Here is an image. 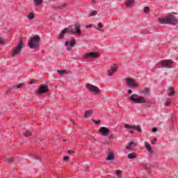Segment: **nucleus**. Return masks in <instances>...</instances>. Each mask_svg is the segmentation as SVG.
Returning a JSON list of instances; mask_svg holds the SVG:
<instances>
[{
	"label": "nucleus",
	"instance_id": "obj_24",
	"mask_svg": "<svg viewBox=\"0 0 178 178\" xmlns=\"http://www.w3.org/2000/svg\"><path fill=\"white\" fill-rule=\"evenodd\" d=\"M25 137H30L31 136V132L29 130H26L23 133Z\"/></svg>",
	"mask_w": 178,
	"mask_h": 178
},
{
	"label": "nucleus",
	"instance_id": "obj_18",
	"mask_svg": "<svg viewBox=\"0 0 178 178\" xmlns=\"http://www.w3.org/2000/svg\"><path fill=\"white\" fill-rule=\"evenodd\" d=\"M94 113V111H92V110H89L85 112L84 114V118H90V116H91V115Z\"/></svg>",
	"mask_w": 178,
	"mask_h": 178
},
{
	"label": "nucleus",
	"instance_id": "obj_34",
	"mask_svg": "<svg viewBox=\"0 0 178 178\" xmlns=\"http://www.w3.org/2000/svg\"><path fill=\"white\" fill-rule=\"evenodd\" d=\"M120 173H122V170H117L115 171V174L117 175V176H119V175H120Z\"/></svg>",
	"mask_w": 178,
	"mask_h": 178
},
{
	"label": "nucleus",
	"instance_id": "obj_26",
	"mask_svg": "<svg viewBox=\"0 0 178 178\" xmlns=\"http://www.w3.org/2000/svg\"><path fill=\"white\" fill-rule=\"evenodd\" d=\"M134 2V1L133 0H127V1L126 2V5L128 7H130L133 5V3Z\"/></svg>",
	"mask_w": 178,
	"mask_h": 178
},
{
	"label": "nucleus",
	"instance_id": "obj_43",
	"mask_svg": "<svg viewBox=\"0 0 178 178\" xmlns=\"http://www.w3.org/2000/svg\"><path fill=\"white\" fill-rule=\"evenodd\" d=\"M70 122L72 123V124H74V121L73 120H71Z\"/></svg>",
	"mask_w": 178,
	"mask_h": 178
},
{
	"label": "nucleus",
	"instance_id": "obj_10",
	"mask_svg": "<svg viewBox=\"0 0 178 178\" xmlns=\"http://www.w3.org/2000/svg\"><path fill=\"white\" fill-rule=\"evenodd\" d=\"M172 63L173 60H164L161 61V66H163V67H170Z\"/></svg>",
	"mask_w": 178,
	"mask_h": 178
},
{
	"label": "nucleus",
	"instance_id": "obj_8",
	"mask_svg": "<svg viewBox=\"0 0 178 178\" xmlns=\"http://www.w3.org/2000/svg\"><path fill=\"white\" fill-rule=\"evenodd\" d=\"M86 88L91 91L92 92H99V88L91 83H89L86 86Z\"/></svg>",
	"mask_w": 178,
	"mask_h": 178
},
{
	"label": "nucleus",
	"instance_id": "obj_25",
	"mask_svg": "<svg viewBox=\"0 0 178 178\" xmlns=\"http://www.w3.org/2000/svg\"><path fill=\"white\" fill-rule=\"evenodd\" d=\"M113 159H114L113 153L108 154L107 157L108 161H113Z\"/></svg>",
	"mask_w": 178,
	"mask_h": 178
},
{
	"label": "nucleus",
	"instance_id": "obj_6",
	"mask_svg": "<svg viewBox=\"0 0 178 178\" xmlns=\"http://www.w3.org/2000/svg\"><path fill=\"white\" fill-rule=\"evenodd\" d=\"M124 128L125 129H128L129 131V133H131V134H133L134 133V130H136V131H138L139 133H141V127H140L139 125L137 126H131L129 124H124Z\"/></svg>",
	"mask_w": 178,
	"mask_h": 178
},
{
	"label": "nucleus",
	"instance_id": "obj_17",
	"mask_svg": "<svg viewBox=\"0 0 178 178\" xmlns=\"http://www.w3.org/2000/svg\"><path fill=\"white\" fill-rule=\"evenodd\" d=\"M145 148L149 152L150 155H152L154 152L152 151V147H151V145L148 143H145Z\"/></svg>",
	"mask_w": 178,
	"mask_h": 178
},
{
	"label": "nucleus",
	"instance_id": "obj_35",
	"mask_svg": "<svg viewBox=\"0 0 178 178\" xmlns=\"http://www.w3.org/2000/svg\"><path fill=\"white\" fill-rule=\"evenodd\" d=\"M23 86H24V84L19 83V84L17 85V88H22V87H23Z\"/></svg>",
	"mask_w": 178,
	"mask_h": 178
},
{
	"label": "nucleus",
	"instance_id": "obj_45",
	"mask_svg": "<svg viewBox=\"0 0 178 178\" xmlns=\"http://www.w3.org/2000/svg\"><path fill=\"white\" fill-rule=\"evenodd\" d=\"M109 138H113V135H111V136H109Z\"/></svg>",
	"mask_w": 178,
	"mask_h": 178
},
{
	"label": "nucleus",
	"instance_id": "obj_28",
	"mask_svg": "<svg viewBox=\"0 0 178 178\" xmlns=\"http://www.w3.org/2000/svg\"><path fill=\"white\" fill-rule=\"evenodd\" d=\"M57 72H58V73L60 74V75L66 74V71H65V70H58Z\"/></svg>",
	"mask_w": 178,
	"mask_h": 178
},
{
	"label": "nucleus",
	"instance_id": "obj_15",
	"mask_svg": "<svg viewBox=\"0 0 178 178\" xmlns=\"http://www.w3.org/2000/svg\"><path fill=\"white\" fill-rule=\"evenodd\" d=\"M67 45H70V47H74V45H76V39H72L71 40V42L69 41H67L65 42V46L67 47Z\"/></svg>",
	"mask_w": 178,
	"mask_h": 178
},
{
	"label": "nucleus",
	"instance_id": "obj_22",
	"mask_svg": "<svg viewBox=\"0 0 178 178\" xmlns=\"http://www.w3.org/2000/svg\"><path fill=\"white\" fill-rule=\"evenodd\" d=\"M169 91L168 97H173V95H175V89L171 88L169 89Z\"/></svg>",
	"mask_w": 178,
	"mask_h": 178
},
{
	"label": "nucleus",
	"instance_id": "obj_3",
	"mask_svg": "<svg viewBox=\"0 0 178 178\" xmlns=\"http://www.w3.org/2000/svg\"><path fill=\"white\" fill-rule=\"evenodd\" d=\"M40 40L41 39L38 35L33 37L29 43L30 48H32L33 49L38 48V44H40Z\"/></svg>",
	"mask_w": 178,
	"mask_h": 178
},
{
	"label": "nucleus",
	"instance_id": "obj_19",
	"mask_svg": "<svg viewBox=\"0 0 178 178\" xmlns=\"http://www.w3.org/2000/svg\"><path fill=\"white\" fill-rule=\"evenodd\" d=\"M42 2H43V0H33V3L36 6L41 5V3H42Z\"/></svg>",
	"mask_w": 178,
	"mask_h": 178
},
{
	"label": "nucleus",
	"instance_id": "obj_33",
	"mask_svg": "<svg viewBox=\"0 0 178 178\" xmlns=\"http://www.w3.org/2000/svg\"><path fill=\"white\" fill-rule=\"evenodd\" d=\"M165 106H169L170 105V100L168 99L165 103Z\"/></svg>",
	"mask_w": 178,
	"mask_h": 178
},
{
	"label": "nucleus",
	"instance_id": "obj_23",
	"mask_svg": "<svg viewBox=\"0 0 178 178\" xmlns=\"http://www.w3.org/2000/svg\"><path fill=\"white\" fill-rule=\"evenodd\" d=\"M29 20H33L35 17L34 13H30L27 16Z\"/></svg>",
	"mask_w": 178,
	"mask_h": 178
},
{
	"label": "nucleus",
	"instance_id": "obj_29",
	"mask_svg": "<svg viewBox=\"0 0 178 178\" xmlns=\"http://www.w3.org/2000/svg\"><path fill=\"white\" fill-rule=\"evenodd\" d=\"M3 42H5V38L1 37L0 38V45H2V44H3Z\"/></svg>",
	"mask_w": 178,
	"mask_h": 178
},
{
	"label": "nucleus",
	"instance_id": "obj_37",
	"mask_svg": "<svg viewBox=\"0 0 178 178\" xmlns=\"http://www.w3.org/2000/svg\"><path fill=\"white\" fill-rule=\"evenodd\" d=\"M152 131H153V133H156V131H158V129L154 127L152 129Z\"/></svg>",
	"mask_w": 178,
	"mask_h": 178
},
{
	"label": "nucleus",
	"instance_id": "obj_40",
	"mask_svg": "<svg viewBox=\"0 0 178 178\" xmlns=\"http://www.w3.org/2000/svg\"><path fill=\"white\" fill-rule=\"evenodd\" d=\"M35 81H36L35 79H31L30 83L34 84V83H35Z\"/></svg>",
	"mask_w": 178,
	"mask_h": 178
},
{
	"label": "nucleus",
	"instance_id": "obj_46",
	"mask_svg": "<svg viewBox=\"0 0 178 178\" xmlns=\"http://www.w3.org/2000/svg\"><path fill=\"white\" fill-rule=\"evenodd\" d=\"M67 51H69V50L71 49V48L70 47H67Z\"/></svg>",
	"mask_w": 178,
	"mask_h": 178
},
{
	"label": "nucleus",
	"instance_id": "obj_31",
	"mask_svg": "<svg viewBox=\"0 0 178 178\" xmlns=\"http://www.w3.org/2000/svg\"><path fill=\"white\" fill-rule=\"evenodd\" d=\"M144 12H145V13H148V12H149V7H145L144 8Z\"/></svg>",
	"mask_w": 178,
	"mask_h": 178
},
{
	"label": "nucleus",
	"instance_id": "obj_36",
	"mask_svg": "<svg viewBox=\"0 0 178 178\" xmlns=\"http://www.w3.org/2000/svg\"><path fill=\"white\" fill-rule=\"evenodd\" d=\"M93 26H94V25H92V24L86 25V29H90V28L92 27Z\"/></svg>",
	"mask_w": 178,
	"mask_h": 178
},
{
	"label": "nucleus",
	"instance_id": "obj_1",
	"mask_svg": "<svg viewBox=\"0 0 178 178\" xmlns=\"http://www.w3.org/2000/svg\"><path fill=\"white\" fill-rule=\"evenodd\" d=\"M67 33H72L76 35H81V28H80V25L79 24L74 25V29H73V25H70L67 28L64 29V30L59 33L58 38H60V40H63L65 34Z\"/></svg>",
	"mask_w": 178,
	"mask_h": 178
},
{
	"label": "nucleus",
	"instance_id": "obj_44",
	"mask_svg": "<svg viewBox=\"0 0 178 178\" xmlns=\"http://www.w3.org/2000/svg\"><path fill=\"white\" fill-rule=\"evenodd\" d=\"M128 92H129V94H131V92H132L131 90H129Z\"/></svg>",
	"mask_w": 178,
	"mask_h": 178
},
{
	"label": "nucleus",
	"instance_id": "obj_5",
	"mask_svg": "<svg viewBox=\"0 0 178 178\" xmlns=\"http://www.w3.org/2000/svg\"><path fill=\"white\" fill-rule=\"evenodd\" d=\"M129 99L135 104H145V99L143 97H138V95H132Z\"/></svg>",
	"mask_w": 178,
	"mask_h": 178
},
{
	"label": "nucleus",
	"instance_id": "obj_14",
	"mask_svg": "<svg viewBox=\"0 0 178 178\" xmlns=\"http://www.w3.org/2000/svg\"><path fill=\"white\" fill-rule=\"evenodd\" d=\"M48 91V86L42 85L39 87L38 92L39 94H44Z\"/></svg>",
	"mask_w": 178,
	"mask_h": 178
},
{
	"label": "nucleus",
	"instance_id": "obj_2",
	"mask_svg": "<svg viewBox=\"0 0 178 178\" xmlns=\"http://www.w3.org/2000/svg\"><path fill=\"white\" fill-rule=\"evenodd\" d=\"M174 15H177V13L172 12V13H168L166 17L159 18V23L161 24H177L178 18Z\"/></svg>",
	"mask_w": 178,
	"mask_h": 178
},
{
	"label": "nucleus",
	"instance_id": "obj_16",
	"mask_svg": "<svg viewBox=\"0 0 178 178\" xmlns=\"http://www.w3.org/2000/svg\"><path fill=\"white\" fill-rule=\"evenodd\" d=\"M149 91H150L149 88H145L140 90V92H142L143 95H148V94H149Z\"/></svg>",
	"mask_w": 178,
	"mask_h": 178
},
{
	"label": "nucleus",
	"instance_id": "obj_4",
	"mask_svg": "<svg viewBox=\"0 0 178 178\" xmlns=\"http://www.w3.org/2000/svg\"><path fill=\"white\" fill-rule=\"evenodd\" d=\"M23 48V40H21L19 42L17 47L13 49V51L11 53L12 58H15V56L19 55L20 52H22V49Z\"/></svg>",
	"mask_w": 178,
	"mask_h": 178
},
{
	"label": "nucleus",
	"instance_id": "obj_13",
	"mask_svg": "<svg viewBox=\"0 0 178 178\" xmlns=\"http://www.w3.org/2000/svg\"><path fill=\"white\" fill-rule=\"evenodd\" d=\"M100 133L102 134V136L106 137V136H108L109 134V129L103 127L102 129H100Z\"/></svg>",
	"mask_w": 178,
	"mask_h": 178
},
{
	"label": "nucleus",
	"instance_id": "obj_41",
	"mask_svg": "<svg viewBox=\"0 0 178 178\" xmlns=\"http://www.w3.org/2000/svg\"><path fill=\"white\" fill-rule=\"evenodd\" d=\"M8 162H10V163L13 162V158H9Z\"/></svg>",
	"mask_w": 178,
	"mask_h": 178
},
{
	"label": "nucleus",
	"instance_id": "obj_47",
	"mask_svg": "<svg viewBox=\"0 0 178 178\" xmlns=\"http://www.w3.org/2000/svg\"><path fill=\"white\" fill-rule=\"evenodd\" d=\"M103 144H104V145H105V144H108V142L104 143Z\"/></svg>",
	"mask_w": 178,
	"mask_h": 178
},
{
	"label": "nucleus",
	"instance_id": "obj_7",
	"mask_svg": "<svg viewBox=\"0 0 178 178\" xmlns=\"http://www.w3.org/2000/svg\"><path fill=\"white\" fill-rule=\"evenodd\" d=\"M99 58V54L97 52H90L84 55V59H97Z\"/></svg>",
	"mask_w": 178,
	"mask_h": 178
},
{
	"label": "nucleus",
	"instance_id": "obj_39",
	"mask_svg": "<svg viewBox=\"0 0 178 178\" xmlns=\"http://www.w3.org/2000/svg\"><path fill=\"white\" fill-rule=\"evenodd\" d=\"M63 161H69V156H65Z\"/></svg>",
	"mask_w": 178,
	"mask_h": 178
},
{
	"label": "nucleus",
	"instance_id": "obj_42",
	"mask_svg": "<svg viewBox=\"0 0 178 178\" xmlns=\"http://www.w3.org/2000/svg\"><path fill=\"white\" fill-rule=\"evenodd\" d=\"M68 154H74V151L73 150H69Z\"/></svg>",
	"mask_w": 178,
	"mask_h": 178
},
{
	"label": "nucleus",
	"instance_id": "obj_21",
	"mask_svg": "<svg viewBox=\"0 0 178 178\" xmlns=\"http://www.w3.org/2000/svg\"><path fill=\"white\" fill-rule=\"evenodd\" d=\"M66 6H67V4L64 3V4H62L60 6L56 7V10H59L60 9H63L64 8H66Z\"/></svg>",
	"mask_w": 178,
	"mask_h": 178
},
{
	"label": "nucleus",
	"instance_id": "obj_9",
	"mask_svg": "<svg viewBox=\"0 0 178 178\" xmlns=\"http://www.w3.org/2000/svg\"><path fill=\"white\" fill-rule=\"evenodd\" d=\"M118 65L114 64L113 66H111V70L108 71V76H113L114 73L118 72Z\"/></svg>",
	"mask_w": 178,
	"mask_h": 178
},
{
	"label": "nucleus",
	"instance_id": "obj_11",
	"mask_svg": "<svg viewBox=\"0 0 178 178\" xmlns=\"http://www.w3.org/2000/svg\"><path fill=\"white\" fill-rule=\"evenodd\" d=\"M137 145V143L131 141L128 143L127 145L126 146V149L128 151H131L136 148V146Z\"/></svg>",
	"mask_w": 178,
	"mask_h": 178
},
{
	"label": "nucleus",
	"instance_id": "obj_27",
	"mask_svg": "<svg viewBox=\"0 0 178 178\" xmlns=\"http://www.w3.org/2000/svg\"><path fill=\"white\" fill-rule=\"evenodd\" d=\"M102 27H104V24H102V23L99 22L98 24V27L97 28V29L99 30V31H101V29H102Z\"/></svg>",
	"mask_w": 178,
	"mask_h": 178
},
{
	"label": "nucleus",
	"instance_id": "obj_12",
	"mask_svg": "<svg viewBox=\"0 0 178 178\" xmlns=\"http://www.w3.org/2000/svg\"><path fill=\"white\" fill-rule=\"evenodd\" d=\"M127 84L129 86V87H138V83H135L134 81L130 79H127Z\"/></svg>",
	"mask_w": 178,
	"mask_h": 178
},
{
	"label": "nucleus",
	"instance_id": "obj_20",
	"mask_svg": "<svg viewBox=\"0 0 178 178\" xmlns=\"http://www.w3.org/2000/svg\"><path fill=\"white\" fill-rule=\"evenodd\" d=\"M137 156H136V153H130L128 154L129 159H135Z\"/></svg>",
	"mask_w": 178,
	"mask_h": 178
},
{
	"label": "nucleus",
	"instance_id": "obj_32",
	"mask_svg": "<svg viewBox=\"0 0 178 178\" xmlns=\"http://www.w3.org/2000/svg\"><path fill=\"white\" fill-rule=\"evenodd\" d=\"M92 121L94 123H95L96 124H99V123H101V120H95L92 119Z\"/></svg>",
	"mask_w": 178,
	"mask_h": 178
},
{
	"label": "nucleus",
	"instance_id": "obj_30",
	"mask_svg": "<svg viewBox=\"0 0 178 178\" xmlns=\"http://www.w3.org/2000/svg\"><path fill=\"white\" fill-rule=\"evenodd\" d=\"M96 15H97V11H93L92 13L88 15V17H91V16H96Z\"/></svg>",
	"mask_w": 178,
	"mask_h": 178
},
{
	"label": "nucleus",
	"instance_id": "obj_38",
	"mask_svg": "<svg viewBox=\"0 0 178 178\" xmlns=\"http://www.w3.org/2000/svg\"><path fill=\"white\" fill-rule=\"evenodd\" d=\"M155 143H156V138H154L151 141L152 144H155Z\"/></svg>",
	"mask_w": 178,
	"mask_h": 178
}]
</instances>
